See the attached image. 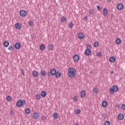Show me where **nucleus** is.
Segmentation results:
<instances>
[{"label": "nucleus", "mask_w": 125, "mask_h": 125, "mask_svg": "<svg viewBox=\"0 0 125 125\" xmlns=\"http://www.w3.org/2000/svg\"><path fill=\"white\" fill-rule=\"evenodd\" d=\"M77 71L74 68L70 67L68 69V76L71 79H74L76 77Z\"/></svg>", "instance_id": "obj_1"}, {"label": "nucleus", "mask_w": 125, "mask_h": 125, "mask_svg": "<svg viewBox=\"0 0 125 125\" xmlns=\"http://www.w3.org/2000/svg\"><path fill=\"white\" fill-rule=\"evenodd\" d=\"M119 90V87L117 85H113L111 88L109 89L110 94H114L115 92H117Z\"/></svg>", "instance_id": "obj_2"}, {"label": "nucleus", "mask_w": 125, "mask_h": 125, "mask_svg": "<svg viewBox=\"0 0 125 125\" xmlns=\"http://www.w3.org/2000/svg\"><path fill=\"white\" fill-rule=\"evenodd\" d=\"M25 104H26V101L25 100L22 101V100H20L16 103V106L17 107H21V106H24Z\"/></svg>", "instance_id": "obj_3"}, {"label": "nucleus", "mask_w": 125, "mask_h": 125, "mask_svg": "<svg viewBox=\"0 0 125 125\" xmlns=\"http://www.w3.org/2000/svg\"><path fill=\"white\" fill-rule=\"evenodd\" d=\"M56 73V69L55 68H52L50 70V72H48L47 73V75L49 78H50V75L51 76H55Z\"/></svg>", "instance_id": "obj_4"}, {"label": "nucleus", "mask_w": 125, "mask_h": 125, "mask_svg": "<svg viewBox=\"0 0 125 125\" xmlns=\"http://www.w3.org/2000/svg\"><path fill=\"white\" fill-rule=\"evenodd\" d=\"M20 15L21 16V17H25L26 15H27V11L25 10H21L20 11Z\"/></svg>", "instance_id": "obj_5"}, {"label": "nucleus", "mask_w": 125, "mask_h": 125, "mask_svg": "<svg viewBox=\"0 0 125 125\" xmlns=\"http://www.w3.org/2000/svg\"><path fill=\"white\" fill-rule=\"evenodd\" d=\"M40 117V113L38 112H35L32 115V118L34 120H37Z\"/></svg>", "instance_id": "obj_6"}, {"label": "nucleus", "mask_w": 125, "mask_h": 125, "mask_svg": "<svg viewBox=\"0 0 125 125\" xmlns=\"http://www.w3.org/2000/svg\"><path fill=\"white\" fill-rule=\"evenodd\" d=\"M73 61H74V62H78V61H79V60H80V56L78 54H75L73 56Z\"/></svg>", "instance_id": "obj_7"}, {"label": "nucleus", "mask_w": 125, "mask_h": 125, "mask_svg": "<svg viewBox=\"0 0 125 125\" xmlns=\"http://www.w3.org/2000/svg\"><path fill=\"white\" fill-rule=\"evenodd\" d=\"M117 8L118 10H122L124 9V4L123 3H119L117 6Z\"/></svg>", "instance_id": "obj_8"}, {"label": "nucleus", "mask_w": 125, "mask_h": 125, "mask_svg": "<svg viewBox=\"0 0 125 125\" xmlns=\"http://www.w3.org/2000/svg\"><path fill=\"white\" fill-rule=\"evenodd\" d=\"M84 54L86 56H89V55H90V54H91V50H90V49L87 48V49L85 50V51L84 52Z\"/></svg>", "instance_id": "obj_9"}, {"label": "nucleus", "mask_w": 125, "mask_h": 125, "mask_svg": "<svg viewBox=\"0 0 125 125\" xmlns=\"http://www.w3.org/2000/svg\"><path fill=\"white\" fill-rule=\"evenodd\" d=\"M81 96L82 98H84L86 96V92H85V90H83L81 91Z\"/></svg>", "instance_id": "obj_10"}, {"label": "nucleus", "mask_w": 125, "mask_h": 125, "mask_svg": "<svg viewBox=\"0 0 125 125\" xmlns=\"http://www.w3.org/2000/svg\"><path fill=\"white\" fill-rule=\"evenodd\" d=\"M55 76L57 79H59V78L61 77V72L59 71H56V73L55 74Z\"/></svg>", "instance_id": "obj_11"}, {"label": "nucleus", "mask_w": 125, "mask_h": 125, "mask_svg": "<svg viewBox=\"0 0 125 125\" xmlns=\"http://www.w3.org/2000/svg\"><path fill=\"white\" fill-rule=\"evenodd\" d=\"M14 47L16 49H20V47H21V44L20 42H17L15 44Z\"/></svg>", "instance_id": "obj_12"}, {"label": "nucleus", "mask_w": 125, "mask_h": 125, "mask_svg": "<svg viewBox=\"0 0 125 125\" xmlns=\"http://www.w3.org/2000/svg\"><path fill=\"white\" fill-rule=\"evenodd\" d=\"M32 76L35 78H38L39 77V72L36 70L33 71L32 72Z\"/></svg>", "instance_id": "obj_13"}, {"label": "nucleus", "mask_w": 125, "mask_h": 125, "mask_svg": "<svg viewBox=\"0 0 125 125\" xmlns=\"http://www.w3.org/2000/svg\"><path fill=\"white\" fill-rule=\"evenodd\" d=\"M15 28L17 30H20L22 28V25L20 23H17L15 24Z\"/></svg>", "instance_id": "obj_14"}, {"label": "nucleus", "mask_w": 125, "mask_h": 125, "mask_svg": "<svg viewBox=\"0 0 125 125\" xmlns=\"http://www.w3.org/2000/svg\"><path fill=\"white\" fill-rule=\"evenodd\" d=\"M40 75L42 77H45V76H46V72L44 70H42L40 72Z\"/></svg>", "instance_id": "obj_15"}, {"label": "nucleus", "mask_w": 125, "mask_h": 125, "mask_svg": "<svg viewBox=\"0 0 125 125\" xmlns=\"http://www.w3.org/2000/svg\"><path fill=\"white\" fill-rule=\"evenodd\" d=\"M84 38V34H83L82 33H80L78 34V38L79 40H83Z\"/></svg>", "instance_id": "obj_16"}, {"label": "nucleus", "mask_w": 125, "mask_h": 125, "mask_svg": "<svg viewBox=\"0 0 125 125\" xmlns=\"http://www.w3.org/2000/svg\"><path fill=\"white\" fill-rule=\"evenodd\" d=\"M102 105L104 108H106V107L108 106V103L107 102V101H104L102 102Z\"/></svg>", "instance_id": "obj_17"}, {"label": "nucleus", "mask_w": 125, "mask_h": 125, "mask_svg": "<svg viewBox=\"0 0 125 125\" xmlns=\"http://www.w3.org/2000/svg\"><path fill=\"white\" fill-rule=\"evenodd\" d=\"M103 15L104 16H107L108 15V10L106 8L104 9Z\"/></svg>", "instance_id": "obj_18"}, {"label": "nucleus", "mask_w": 125, "mask_h": 125, "mask_svg": "<svg viewBox=\"0 0 125 125\" xmlns=\"http://www.w3.org/2000/svg\"><path fill=\"white\" fill-rule=\"evenodd\" d=\"M124 118H125V115L123 114L120 113L118 116V120H123Z\"/></svg>", "instance_id": "obj_19"}, {"label": "nucleus", "mask_w": 125, "mask_h": 125, "mask_svg": "<svg viewBox=\"0 0 125 125\" xmlns=\"http://www.w3.org/2000/svg\"><path fill=\"white\" fill-rule=\"evenodd\" d=\"M115 61H116V58H115L114 57H111L109 58V62H110V63H114Z\"/></svg>", "instance_id": "obj_20"}, {"label": "nucleus", "mask_w": 125, "mask_h": 125, "mask_svg": "<svg viewBox=\"0 0 125 125\" xmlns=\"http://www.w3.org/2000/svg\"><path fill=\"white\" fill-rule=\"evenodd\" d=\"M3 45L4 47H8V45H9V42L8 41H4L3 42Z\"/></svg>", "instance_id": "obj_21"}, {"label": "nucleus", "mask_w": 125, "mask_h": 125, "mask_svg": "<svg viewBox=\"0 0 125 125\" xmlns=\"http://www.w3.org/2000/svg\"><path fill=\"white\" fill-rule=\"evenodd\" d=\"M41 95L42 97H45L46 96V92L45 91H42L41 93Z\"/></svg>", "instance_id": "obj_22"}, {"label": "nucleus", "mask_w": 125, "mask_h": 125, "mask_svg": "<svg viewBox=\"0 0 125 125\" xmlns=\"http://www.w3.org/2000/svg\"><path fill=\"white\" fill-rule=\"evenodd\" d=\"M53 119H54L55 120H57V119H58V113L56 112L54 113L53 115Z\"/></svg>", "instance_id": "obj_23"}, {"label": "nucleus", "mask_w": 125, "mask_h": 125, "mask_svg": "<svg viewBox=\"0 0 125 125\" xmlns=\"http://www.w3.org/2000/svg\"><path fill=\"white\" fill-rule=\"evenodd\" d=\"M116 43L117 44H120L121 42H122V41L121 40V39L117 38L115 41Z\"/></svg>", "instance_id": "obj_24"}, {"label": "nucleus", "mask_w": 125, "mask_h": 125, "mask_svg": "<svg viewBox=\"0 0 125 125\" xmlns=\"http://www.w3.org/2000/svg\"><path fill=\"white\" fill-rule=\"evenodd\" d=\"M45 48V46L44 44H42L40 46V50H44Z\"/></svg>", "instance_id": "obj_25"}, {"label": "nucleus", "mask_w": 125, "mask_h": 125, "mask_svg": "<svg viewBox=\"0 0 125 125\" xmlns=\"http://www.w3.org/2000/svg\"><path fill=\"white\" fill-rule=\"evenodd\" d=\"M66 21H67V19H66V17L63 16V17H62L61 18V21L62 23H65V22H66Z\"/></svg>", "instance_id": "obj_26"}, {"label": "nucleus", "mask_w": 125, "mask_h": 125, "mask_svg": "<svg viewBox=\"0 0 125 125\" xmlns=\"http://www.w3.org/2000/svg\"><path fill=\"white\" fill-rule=\"evenodd\" d=\"M88 12L90 15H92V14L94 13V10L93 9H90Z\"/></svg>", "instance_id": "obj_27"}, {"label": "nucleus", "mask_w": 125, "mask_h": 125, "mask_svg": "<svg viewBox=\"0 0 125 125\" xmlns=\"http://www.w3.org/2000/svg\"><path fill=\"white\" fill-rule=\"evenodd\" d=\"M73 27H74V24L73 23V22H70L68 24V28H70V29H72V28H73Z\"/></svg>", "instance_id": "obj_28"}, {"label": "nucleus", "mask_w": 125, "mask_h": 125, "mask_svg": "<svg viewBox=\"0 0 125 125\" xmlns=\"http://www.w3.org/2000/svg\"><path fill=\"white\" fill-rule=\"evenodd\" d=\"M25 112L26 114H28L29 115V114H31V109H30V108H27L25 109Z\"/></svg>", "instance_id": "obj_29"}, {"label": "nucleus", "mask_w": 125, "mask_h": 125, "mask_svg": "<svg viewBox=\"0 0 125 125\" xmlns=\"http://www.w3.org/2000/svg\"><path fill=\"white\" fill-rule=\"evenodd\" d=\"M49 50H52L53 49V45L52 44H50L48 46Z\"/></svg>", "instance_id": "obj_30"}, {"label": "nucleus", "mask_w": 125, "mask_h": 125, "mask_svg": "<svg viewBox=\"0 0 125 125\" xmlns=\"http://www.w3.org/2000/svg\"><path fill=\"white\" fill-rule=\"evenodd\" d=\"M93 92H94V93H96V94H97V93H98V88H93Z\"/></svg>", "instance_id": "obj_31"}, {"label": "nucleus", "mask_w": 125, "mask_h": 125, "mask_svg": "<svg viewBox=\"0 0 125 125\" xmlns=\"http://www.w3.org/2000/svg\"><path fill=\"white\" fill-rule=\"evenodd\" d=\"M75 113L76 115H79V114L81 113V109H77L75 111Z\"/></svg>", "instance_id": "obj_32"}, {"label": "nucleus", "mask_w": 125, "mask_h": 125, "mask_svg": "<svg viewBox=\"0 0 125 125\" xmlns=\"http://www.w3.org/2000/svg\"><path fill=\"white\" fill-rule=\"evenodd\" d=\"M6 100L7 101H11V100H12V99L11 98V97H10V96H8L6 97Z\"/></svg>", "instance_id": "obj_33"}, {"label": "nucleus", "mask_w": 125, "mask_h": 125, "mask_svg": "<svg viewBox=\"0 0 125 125\" xmlns=\"http://www.w3.org/2000/svg\"><path fill=\"white\" fill-rule=\"evenodd\" d=\"M37 100H40L41 99V95L37 94L36 96Z\"/></svg>", "instance_id": "obj_34"}, {"label": "nucleus", "mask_w": 125, "mask_h": 125, "mask_svg": "<svg viewBox=\"0 0 125 125\" xmlns=\"http://www.w3.org/2000/svg\"><path fill=\"white\" fill-rule=\"evenodd\" d=\"M29 25L32 27V26H34V22L32 21H29Z\"/></svg>", "instance_id": "obj_35"}, {"label": "nucleus", "mask_w": 125, "mask_h": 125, "mask_svg": "<svg viewBox=\"0 0 125 125\" xmlns=\"http://www.w3.org/2000/svg\"><path fill=\"white\" fill-rule=\"evenodd\" d=\"M8 50H14V47H13L11 45H9L8 47Z\"/></svg>", "instance_id": "obj_36"}, {"label": "nucleus", "mask_w": 125, "mask_h": 125, "mask_svg": "<svg viewBox=\"0 0 125 125\" xmlns=\"http://www.w3.org/2000/svg\"><path fill=\"white\" fill-rule=\"evenodd\" d=\"M99 45V44H98V42H95L94 43V46L95 47H97Z\"/></svg>", "instance_id": "obj_37"}, {"label": "nucleus", "mask_w": 125, "mask_h": 125, "mask_svg": "<svg viewBox=\"0 0 125 125\" xmlns=\"http://www.w3.org/2000/svg\"><path fill=\"white\" fill-rule=\"evenodd\" d=\"M97 56H98V57H101V56H102V54H101V52H98L96 54Z\"/></svg>", "instance_id": "obj_38"}, {"label": "nucleus", "mask_w": 125, "mask_h": 125, "mask_svg": "<svg viewBox=\"0 0 125 125\" xmlns=\"http://www.w3.org/2000/svg\"><path fill=\"white\" fill-rule=\"evenodd\" d=\"M78 100H79V98H78V96H75L73 97V100H74V101H78Z\"/></svg>", "instance_id": "obj_39"}, {"label": "nucleus", "mask_w": 125, "mask_h": 125, "mask_svg": "<svg viewBox=\"0 0 125 125\" xmlns=\"http://www.w3.org/2000/svg\"><path fill=\"white\" fill-rule=\"evenodd\" d=\"M104 125H110V122L106 121L104 123Z\"/></svg>", "instance_id": "obj_40"}, {"label": "nucleus", "mask_w": 125, "mask_h": 125, "mask_svg": "<svg viewBox=\"0 0 125 125\" xmlns=\"http://www.w3.org/2000/svg\"><path fill=\"white\" fill-rule=\"evenodd\" d=\"M97 8L98 10V11H101V7L99 6V5L97 6Z\"/></svg>", "instance_id": "obj_41"}, {"label": "nucleus", "mask_w": 125, "mask_h": 125, "mask_svg": "<svg viewBox=\"0 0 125 125\" xmlns=\"http://www.w3.org/2000/svg\"><path fill=\"white\" fill-rule=\"evenodd\" d=\"M21 74L23 75V76H24L25 75V71L24 70V69H21Z\"/></svg>", "instance_id": "obj_42"}, {"label": "nucleus", "mask_w": 125, "mask_h": 125, "mask_svg": "<svg viewBox=\"0 0 125 125\" xmlns=\"http://www.w3.org/2000/svg\"><path fill=\"white\" fill-rule=\"evenodd\" d=\"M121 109H122V110H125V105L124 104L122 105Z\"/></svg>", "instance_id": "obj_43"}, {"label": "nucleus", "mask_w": 125, "mask_h": 125, "mask_svg": "<svg viewBox=\"0 0 125 125\" xmlns=\"http://www.w3.org/2000/svg\"><path fill=\"white\" fill-rule=\"evenodd\" d=\"M42 120H43V121H44V120H45V119H46V117H45V116H42Z\"/></svg>", "instance_id": "obj_44"}, {"label": "nucleus", "mask_w": 125, "mask_h": 125, "mask_svg": "<svg viewBox=\"0 0 125 125\" xmlns=\"http://www.w3.org/2000/svg\"><path fill=\"white\" fill-rule=\"evenodd\" d=\"M10 114H11V115H13V111L11 110V111H10Z\"/></svg>", "instance_id": "obj_45"}, {"label": "nucleus", "mask_w": 125, "mask_h": 125, "mask_svg": "<svg viewBox=\"0 0 125 125\" xmlns=\"http://www.w3.org/2000/svg\"><path fill=\"white\" fill-rule=\"evenodd\" d=\"M84 19L85 21L87 20V17H84Z\"/></svg>", "instance_id": "obj_46"}, {"label": "nucleus", "mask_w": 125, "mask_h": 125, "mask_svg": "<svg viewBox=\"0 0 125 125\" xmlns=\"http://www.w3.org/2000/svg\"><path fill=\"white\" fill-rule=\"evenodd\" d=\"M110 74H114V71H110Z\"/></svg>", "instance_id": "obj_47"}, {"label": "nucleus", "mask_w": 125, "mask_h": 125, "mask_svg": "<svg viewBox=\"0 0 125 125\" xmlns=\"http://www.w3.org/2000/svg\"><path fill=\"white\" fill-rule=\"evenodd\" d=\"M92 73H93V72H92V71H90V72H89V74H90V75H91V74H92Z\"/></svg>", "instance_id": "obj_48"}, {"label": "nucleus", "mask_w": 125, "mask_h": 125, "mask_svg": "<svg viewBox=\"0 0 125 125\" xmlns=\"http://www.w3.org/2000/svg\"><path fill=\"white\" fill-rule=\"evenodd\" d=\"M75 125H80L78 123H76Z\"/></svg>", "instance_id": "obj_49"}, {"label": "nucleus", "mask_w": 125, "mask_h": 125, "mask_svg": "<svg viewBox=\"0 0 125 125\" xmlns=\"http://www.w3.org/2000/svg\"><path fill=\"white\" fill-rule=\"evenodd\" d=\"M111 0H107V1H108L109 2H110V1H111Z\"/></svg>", "instance_id": "obj_50"}]
</instances>
